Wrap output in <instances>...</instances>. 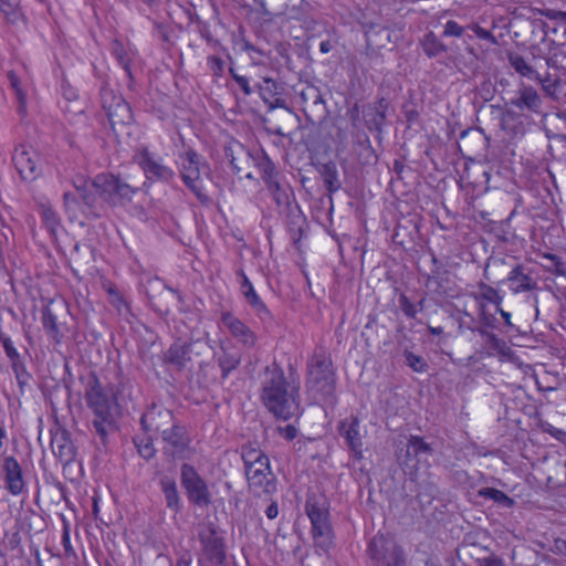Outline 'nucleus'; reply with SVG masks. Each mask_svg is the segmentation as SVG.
Masks as SVG:
<instances>
[{
	"label": "nucleus",
	"mask_w": 566,
	"mask_h": 566,
	"mask_svg": "<svg viewBox=\"0 0 566 566\" xmlns=\"http://www.w3.org/2000/svg\"><path fill=\"white\" fill-rule=\"evenodd\" d=\"M261 400L276 418L289 420L300 413V380L290 373L285 377L277 364L268 366L262 380Z\"/></svg>",
	"instance_id": "1"
},
{
	"label": "nucleus",
	"mask_w": 566,
	"mask_h": 566,
	"mask_svg": "<svg viewBox=\"0 0 566 566\" xmlns=\"http://www.w3.org/2000/svg\"><path fill=\"white\" fill-rule=\"evenodd\" d=\"M118 394V389L114 386L104 387L95 375H92L87 381L85 400L95 416L93 426L102 438L106 437L107 429L114 421Z\"/></svg>",
	"instance_id": "2"
},
{
	"label": "nucleus",
	"mask_w": 566,
	"mask_h": 566,
	"mask_svg": "<svg viewBox=\"0 0 566 566\" xmlns=\"http://www.w3.org/2000/svg\"><path fill=\"white\" fill-rule=\"evenodd\" d=\"M331 355L323 347H317L307 361L306 389L316 402L334 400L335 374Z\"/></svg>",
	"instance_id": "3"
},
{
	"label": "nucleus",
	"mask_w": 566,
	"mask_h": 566,
	"mask_svg": "<svg viewBox=\"0 0 566 566\" xmlns=\"http://www.w3.org/2000/svg\"><path fill=\"white\" fill-rule=\"evenodd\" d=\"M305 511L312 524L315 547L323 553H328L334 545V536L326 499L315 493L308 494Z\"/></svg>",
	"instance_id": "4"
},
{
	"label": "nucleus",
	"mask_w": 566,
	"mask_h": 566,
	"mask_svg": "<svg viewBox=\"0 0 566 566\" xmlns=\"http://www.w3.org/2000/svg\"><path fill=\"white\" fill-rule=\"evenodd\" d=\"M370 566H405L406 557L402 547L391 537L378 534L371 538L367 547Z\"/></svg>",
	"instance_id": "5"
},
{
	"label": "nucleus",
	"mask_w": 566,
	"mask_h": 566,
	"mask_svg": "<svg viewBox=\"0 0 566 566\" xmlns=\"http://www.w3.org/2000/svg\"><path fill=\"white\" fill-rule=\"evenodd\" d=\"M208 169L202 157L193 149L187 150L181 156L180 176L184 184L196 195L202 202H209V197L205 191L201 178V170Z\"/></svg>",
	"instance_id": "6"
},
{
	"label": "nucleus",
	"mask_w": 566,
	"mask_h": 566,
	"mask_svg": "<svg viewBox=\"0 0 566 566\" xmlns=\"http://www.w3.org/2000/svg\"><path fill=\"white\" fill-rule=\"evenodd\" d=\"M93 186L105 202L117 205L122 200H129L137 188L123 181L112 174H99L93 179Z\"/></svg>",
	"instance_id": "7"
},
{
	"label": "nucleus",
	"mask_w": 566,
	"mask_h": 566,
	"mask_svg": "<svg viewBox=\"0 0 566 566\" xmlns=\"http://www.w3.org/2000/svg\"><path fill=\"white\" fill-rule=\"evenodd\" d=\"M201 553L198 566H223L227 560L224 539L214 527H208L199 534Z\"/></svg>",
	"instance_id": "8"
},
{
	"label": "nucleus",
	"mask_w": 566,
	"mask_h": 566,
	"mask_svg": "<svg viewBox=\"0 0 566 566\" xmlns=\"http://www.w3.org/2000/svg\"><path fill=\"white\" fill-rule=\"evenodd\" d=\"M101 99L103 109L114 130L117 127L132 123L133 113L130 106L120 95H117L113 90L104 87L101 92Z\"/></svg>",
	"instance_id": "9"
},
{
	"label": "nucleus",
	"mask_w": 566,
	"mask_h": 566,
	"mask_svg": "<svg viewBox=\"0 0 566 566\" xmlns=\"http://www.w3.org/2000/svg\"><path fill=\"white\" fill-rule=\"evenodd\" d=\"M250 491L256 495H271L276 491V479L270 468V460H261L245 470Z\"/></svg>",
	"instance_id": "10"
},
{
	"label": "nucleus",
	"mask_w": 566,
	"mask_h": 566,
	"mask_svg": "<svg viewBox=\"0 0 566 566\" xmlns=\"http://www.w3.org/2000/svg\"><path fill=\"white\" fill-rule=\"evenodd\" d=\"M160 438L164 454L178 459L186 458L191 439L187 428L179 421H175V423L166 430Z\"/></svg>",
	"instance_id": "11"
},
{
	"label": "nucleus",
	"mask_w": 566,
	"mask_h": 566,
	"mask_svg": "<svg viewBox=\"0 0 566 566\" xmlns=\"http://www.w3.org/2000/svg\"><path fill=\"white\" fill-rule=\"evenodd\" d=\"M181 483L192 503L197 505H208L210 503L208 486L192 465L184 464L181 467Z\"/></svg>",
	"instance_id": "12"
},
{
	"label": "nucleus",
	"mask_w": 566,
	"mask_h": 566,
	"mask_svg": "<svg viewBox=\"0 0 566 566\" xmlns=\"http://www.w3.org/2000/svg\"><path fill=\"white\" fill-rule=\"evenodd\" d=\"M134 160L140 166L148 179L170 181L175 176L172 169L156 159L146 148L139 149L135 154Z\"/></svg>",
	"instance_id": "13"
},
{
	"label": "nucleus",
	"mask_w": 566,
	"mask_h": 566,
	"mask_svg": "<svg viewBox=\"0 0 566 566\" xmlns=\"http://www.w3.org/2000/svg\"><path fill=\"white\" fill-rule=\"evenodd\" d=\"M14 166L25 181H33L40 175L39 155L27 146H20L13 154Z\"/></svg>",
	"instance_id": "14"
},
{
	"label": "nucleus",
	"mask_w": 566,
	"mask_h": 566,
	"mask_svg": "<svg viewBox=\"0 0 566 566\" xmlns=\"http://www.w3.org/2000/svg\"><path fill=\"white\" fill-rule=\"evenodd\" d=\"M177 421L174 413L166 408L151 407L140 419V424L145 431L163 434Z\"/></svg>",
	"instance_id": "15"
},
{
	"label": "nucleus",
	"mask_w": 566,
	"mask_h": 566,
	"mask_svg": "<svg viewBox=\"0 0 566 566\" xmlns=\"http://www.w3.org/2000/svg\"><path fill=\"white\" fill-rule=\"evenodd\" d=\"M359 423L358 417L353 415L338 423V432L345 439L356 460L363 459V439L359 432Z\"/></svg>",
	"instance_id": "16"
},
{
	"label": "nucleus",
	"mask_w": 566,
	"mask_h": 566,
	"mask_svg": "<svg viewBox=\"0 0 566 566\" xmlns=\"http://www.w3.org/2000/svg\"><path fill=\"white\" fill-rule=\"evenodd\" d=\"M221 322L228 328L230 334L242 345L250 348L255 345L256 337L254 333L230 312L222 313Z\"/></svg>",
	"instance_id": "17"
},
{
	"label": "nucleus",
	"mask_w": 566,
	"mask_h": 566,
	"mask_svg": "<svg viewBox=\"0 0 566 566\" xmlns=\"http://www.w3.org/2000/svg\"><path fill=\"white\" fill-rule=\"evenodd\" d=\"M195 345L193 342L174 343L165 353V361L178 370L189 368Z\"/></svg>",
	"instance_id": "18"
},
{
	"label": "nucleus",
	"mask_w": 566,
	"mask_h": 566,
	"mask_svg": "<svg viewBox=\"0 0 566 566\" xmlns=\"http://www.w3.org/2000/svg\"><path fill=\"white\" fill-rule=\"evenodd\" d=\"M6 488L12 495H19L24 490L22 469L13 457L4 459Z\"/></svg>",
	"instance_id": "19"
},
{
	"label": "nucleus",
	"mask_w": 566,
	"mask_h": 566,
	"mask_svg": "<svg viewBox=\"0 0 566 566\" xmlns=\"http://www.w3.org/2000/svg\"><path fill=\"white\" fill-rule=\"evenodd\" d=\"M224 154L235 174L242 172L251 161L250 151L237 140H232L226 146Z\"/></svg>",
	"instance_id": "20"
},
{
	"label": "nucleus",
	"mask_w": 566,
	"mask_h": 566,
	"mask_svg": "<svg viewBox=\"0 0 566 566\" xmlns=\"http://www.w3.org/2000/svg\"><path fill=\"white\" fill-rule=\"evenodd\" d=\"M507 281L512 283L511 291L514 294L522 292H530L537 289L536 281L531 276V273L526 271L525 266L517 264L507 275Z\"/></svg>",
	"instance_id": "21"
},
{
	"label": "nucleus",
	"mask_w": 566,
	"mask_h": 566,
	"mask_svg": "<svg viewBox=\"0 0 566 566\" xmlns=\"http://www.w3.org/2000/svg\"><path fill=\"white\" fill-rule=\"evenodd\" d=\"M520 96L512 99V104L517 108H526L534 113H539L542 107V98L537 91L530 85L523 84L518 91Z\"/></svg>",
	"instance_id": "22"
},
{
	"label": "nucleus",
	"mask_w": 566,
	"mask_h": 566,
	"mask_svg": "<svg viewBox=\"0 0 566 566\" xmlns=\"http://www.w3.org/2000/svg\"><path fill=\"white\" fill-rule=\"evenodd\" d=\"M260 97L271 108L282 106L284 101L279 96V84L271 77H263L258 84Z\"/></svg>",
	"instance_id": "23"
},
{
	"label": "nucleus",
	"mask_w": 566,
	"mask_h": 566,
	"mask_svg": "<svg viewBox=\"0 0 566 566\" xmlns=\"http://www.w3.org/2000/svg\"><path fill=\"white\" fill-rule=\"evenodd\" d=\"M238 275L241 277L240 289L242 294L245 297V301L258 312H266V307L264 303L261 301L260 296L256 294L252 283L244 274L242 270L238 271Z\"/></svg>",
	"instance_id": "24"
},
{
	"label": "nucleus",
	"mask_w": 566,
	"mask_h": 566,
	"mask_svg": "<svg viewBox=\"0 0 566 566\" xmlns=\"http://www.w3.org/2000/svg\"><path fill=\"white\" fill-rule=\"evenodd\" d=\"M112 53L119 63V65L123 67V70L126 73V76L129 81L128 86H132L133 83V72L130 67L132 63V51L127 49L120 41L114 40L112 42Z\"/></svg>",
	"instance_id": "25"
},
{
	"label": "nucleus",
	"mask_w": 566,
	"mask_h": 566,
	"mask_svg": "<svg viewBox=\"0 0 566 566\" xmlns=\"http://www.w3.org/2000/svg\"><path fill=\"white\" fill-rule=\"evenodd\" d=\"M500 127L507 135L515 137L523 135L524 126L521 116L513 111H505L500 119Z\"/></svg>",
	"instance_id": "26"
},
{
	"label": "nucleus",
	"mask_w": 566,
	"mask_h": 566,
	"mask_svg": "<svg viewBox=\"0 0 566 566\" xmlns=\"http://www.w3.org/2000/svg\"><path fill=\"white\" fill-rule=\"evenodd\" d=\"M479 292L471 293V297L480 305V303H492L496 307L502 304L503 297L500 295L499 291L493 286L480 282L478 284Z\"/></svg>",
	"instance_id": "27"
},
{
	"label": "nucleus",
	"mask_w": 566,
	"mask_h": 566,
	"mask_svg": "<svg viewBox=\"0 0 566 566\" xmlns=\"http://www.w3.org/2000/svg\"><path fill=\"white\" fill-rule=\"evenodd\" d=\"M160 486L165 495L167 507L177 513L180 509V499L176 482L166 476L160 480Z\"/></svg>",
	"instance_id": "28"
},
{
	"label": "nucleus",
	"mask_w": 566,
	"mask_h": 566,
	"mask_svg": "<svg viewBox=\"0 0 566 566\" xmlns=\"http://www.w3.org/2000/svg\"><path fill=\"white\" fill-rule=\"evenodd\" d=\"M42 324L46 333L56 342L60 343L63 337L61 325L57 323V317L50 307H44L42 311Z\"/></svg>",
	"instance_id": "29"
},
{
	"label": "nucleus",
	"mask_w": 566,
	"mask_h": 566,
	"mask_svg": "<svg viewBox=\"0 0 566 566\" xmlns=\"http://www.w3.org/2000/svg\"><path fill=\"white\" fill-rule=\"evenodd\" d=\"M478 495L483 499L492 500L501 507L511 509L515 505V501L512 497L494 488H482L478 491Z\"/></svg>",
	"instance_id": "30"
},
{
	"label": "nucleus",
	"mask_w": 566,
	"mask_h": 566,
	"mask_svg": "<svg viewBox=\"0 0 566 566\" xmlns=\"http://www.w3.org/2000/svg\"><path fill=\"white\" fill-rule=\"evenodd\" d=\"M75 189L78 193V197L83 200L85 206H87L91 210L97 207L98 191L93 186V180H83L81 184L75 185Z\"/></svg>",
	"instance_id": "31"
},
{
	"label": "nucleus",
	"mask_w": 566,
	"mask_h": 566,
	"mask_svg": "<svg viewBox=\"0 0 566 566\" xmlns=\"http://www.w3.org/2000/svg\"><path fill=\"white\" fill-rule=\"evenodd\" d=\"M507 61L510 65L522 76L534 78L536 71L517 53H509Z\"/></svg>",
	"instance_id": "32"
},
{
	"label": "nucleus",
	"mask_w": 566,
	"mask_h": 566,
	"mask_svg": "<svg viewBox=\"0 0 566 566\" xmlns=\"http://www.w3.org/2000/svg\"><path fill=\"white\" fill-rule=\"evenodd\" d=\"M241 458L244 463V470L254 467L261 460L269 459L261 449L253 447L252 444H245L242 447Z\"/></svg>",
	"instance_id": "33"
},
{
	"label": "nucleus",
	"mask_w": 566,
	"mask_h": 566,
	"mask_svg": "<svg viewBox=\"0 0 566 566\" xmlns=\"http://www.w3.org/2000/svg\"><path fill=\"white\" fill-rule=\"evenodd\" d=\"M324 184L329 192H335L340 188L336 166L332 163L323 165L321 169Z\"/></svg>",
	"instance_id": "34"
},
{
	"label": "nucleus",
	"mask_w": 566,
	"mask_h": 566,
	"mask_svg": "<svg viewBox=\"0 0 566 566\" xmlns=\"http://www.w3.org/2000/svg\"><path fill=\"white\" fill-rule=\"evenodd\" d=\"M8 78L19 103L18 111L23 116L27 113V94L21 86L20 78L13 71L8 72Z\"/></svg>",
	"instance_id": "35"
},
{
	"label": "nucleus",
	"mask_w": 566,
	"mask_h": 566,
	"mask_svg": "<svg viewBox=\"0 0 566 566\" xmlns=\"http://www.w3.org/2000/svg\"><path fill=\"white\" fill-rule=\"evenodd\" d=\"M52 449L60 459L69 461L73 457V446L65 439L64 434L52 439Z\"/></svg>",
	"instance_id": "36"
},
{
	"label": "nucleus",
	"mask_w": 566,
	"mask_h": 566,
	"mask_svg": "<svg viewBox=\"0 0 566 566\" xmlns=\"http://www.w3.org/2000/svg\"><path fill=\"white\" fill-rule=\"evenodd\" d=\"M42 220L52 237H56L61 222L57 213L50 207H41Z\"/></svg>",
	"instance_id": "37"
},
{
	"label": "nucleus",
	"mask_w": 566,
	"mask_h": 566,
	"mask_svg": "<svg viewBox=\"0 0 566 566\" xmlns=\"http://www.w3.org/2000/svg\"><path fill=\"white\" fill-rule=\"evenodd\" d=\"M268 189L270 190L273 199L277 203V206H287L290 202L289 188L284 187L280 184L279 179L274 181H270L266 184Z\"/></svg>",
	"instance_id": "38"
},
{
	"label": "nucleus",
	"mask_w": 566,
	"mask_h": 566,
	"mask_svg": "<svg viewBox=\"0 0 566 566\" xmlns=\"http://www.w3.org/2000/svg\"><path fill=\"white\" fill-rule=\"evenodd\" d=\"M240 364V357L235 354L223 352L218 357V365L222 371V378H227L228 375L234 370Z\"/></svg>",
	"instance_id": "39"
},
{
	"label": "nucleus",
	"mask_w": 566,
	"mask_h": 566,
	"mask_svg": "<svg viewBox=\"0 0 566 566\" xmlns=\"http://www.w3.org/2000/svg\"><path fill=\"white\" fill-rule=\"evenodd\" d=\"M256 166L265 185L277 179L275 165L269 159L268 156L260 158Z\"/></svg>",
	"instance_id": "40"
},
{
	"label": "nucleus",
	"mask_w": 566,
	"mask_h": 566,
	"mask_svg": "<svg viewBox=\"0 0 566 566\" xmlns=\"http://www.w3.org/2000/svg\"><path fill=\"white\" fill-rule=\"evenodd\" d=\"M263 14H280L287 7L286 0H254Z\"/></svg>",
	"instance_id": "41"
},
{
	"label": "nucleus",
	"mask_w": 566,
	"mask_h": 566,
	"mask_svg": "<svg viewBox=\"0 0 566 566\" xmlns=\"http://www.w3.org/2000/svg\"><path fill=\"white\" fill-rule=\"evenodd\" d=\"M0 13L3 14L9 23H17L22 18V13L17 4L9 0H0Z\"/></svg>",
	"instance_id": "42"
},
{
	"label": "nucleus",
	"mask_w": 566,
	"mask_h": 566,
	"mask_svg": "<svg viewBox=\"0 0 566 566\" xmlns=\"http://www.w3.org/2000/svg\"><path fill=\"white\" fill-rule=\"evenodd\" d=\"M410 449L416 457L422 453L432 454L433 452L432 447L419 436H410L408 440V453H410Z\"/></svg>",
	"instance_id": "43"
},
{
	"label": "nucleus",
	"mask_w": 566,
	"mask_h": 566,
	"mask_svg": "<svg viewBox=\"0 0 566 566\" xmlns=\"http://www.w3.org/2000/svg\"><path fill=\"white\" fill-rule=\"evenodd\" d=\"M369 115H373V119L367 120L368 128L381 132V126L386 118V105L382 104V101L379 102V105Z\"/></svg>",
	"instance_id": "44"
},
{
	"label": "nucleus",
	"mask_w": 566,
	"mask_h": 566,
	"mask_svg": "<svg viewBox=\"0 0 566 566\" xmlns=\"http://www.w3.org/2000/svg\"><path fill=\"white\" fill-rule=\"evenodd\" d=\"M423 49L428 56H436L446 51V46L437 39L432 32L426 36Z\"/></svg>",
	"instance_id": "45"
},
{
	"label": "nucleus",
	"mask_w": 566,
	"mask_h": 566,
	"mask_svg": "<svg viewBox=\"0 0 566 566\" xmlns=\"http://www.w3.org/2000/svg\"><path fill=\"white\" fill-rule=\"evenodd\" d=\"M406 364L416 373H424L428 369V364L423 357L416 355L411 352L405 353Z\"/></svg>",
	"instance_id": "46"
},
{
	"label": "nucleus",
	"mask_w": 566,
	"mask_h": 566,
	"mask_svg": "<svg viewBox=\"0 0 566 566\" xmlns=\"http://www.w3.org/2000/svg\"><path fill=\"white\" fill-rule=\"evenodd\" d=\"M135 446L137 448L138 453L146 460L151 459L155 455L154 443L150 439H136Z\"/></svg>",
	"instance_id": "47"
},
{
	"label": "nucleus",
	"mask_w": 566,
	"mask_h": 566,
	"mask_svg": "<svg viewBox=\"0 0 566 566\" xmlns=\"http://www.w3.org/2000/svg\"><path fill=\"white\" fill-rule=\"evenodd\" d=\"M62 545L64 548V556L66 558H73V559L77 558L76 552L71 544L70 525L66 521H64V524H63Z\"/></svg>",
	"instance_id": "48"
},
{
	"label": "nucleus",
	"mask_w": 566,
	"mask_h": 566,
	"mask_svg": "<svg viewBox=\"0 0 566 566\" xmlns=\"http://www.w3.org/2000/svg\"><path fill=\"white\" fill-rule=\"evenodd\" d=\"M207 65L213 76L221 77L223 75L226 63L221 57L216 55L208 56Z\"/></svg>",
	"instance_id": "49"
},
{
	"label": "nucleus",
	"mask_w": 566,
	"mask_h": 566,
	"mask_svg": "<svg viewBox=\"0 0 566 566\" xmlns=\"http://www.w3.org/2000/svg\"><path fill=\"white\" fill-rule=\"evenodd\" d=\"M229 73L231 77L235 81V83L240 86L244 96H250L253 90L250 85L249 78L247 76L238 74L232 67L229 69Z\"/></svg>",
	"instance_id": "50"
},
{
	"label": "nucleus",
	"mask_w": 566,
	"mask_h": 566,
	"mask_svg": "<svg viewBox=\"0 0 566 566\" xmlns=\"http://www.w3.org/2000/svg\"><path fill=\"white\" fill-rule=\"evenodd\" d=\"M398 302L400 310L407 317L415 318L417 316V306L405 294L399 296Z\"/></svg>",
	"instance_id": "51"
},
{
	"label": "nucleus",
	"mask_w": 566,
	"mask_h": 566,
	"mask_svg": "<svg viewBox=\"0 0 566 566\" xmlns=\"http://www.w3.org/2000/svg\"><path fill=\"white\" fill-rule=\"evenodd\" d=\"M536 82L541 83L542 84V88L543 91L548 95V96H554L555 95V92H556V87L558 85L557 81H552L549 78V76H546L545 78H543L538 73L535 74L534 78Z\"/></svg>",
	"instance_id": "52"
},
{
	"label": "nucleus",
	"mask_w": 566,
	"mask_h": 566,
	"mask_svg": "<svg viewBox=\"0 0 566 566\" xmlns=\"http://www.w3.org/2000/svg\"><path fill=\"white\" fill-rule=\"evenodd\" d=\"M463 34V28L459 25L455 21L449 20L444 25L443 35L444 36H461Z\"/></svg>",
	"instance_id": "53"
},
{
	"label": "nucleus",
	"mask_w": 566,
	"mask_h": 566,
	"mask_svg": "<svg viewBox=\"0 0 566 566\" xmlns=\"http://www.w3.org/2000/svg\"><path fill=\"white\" fill-rule=\"evenodd\" d=\"M2 345H3L7 356L12 361V365H14V363H17V360L19 359V354H18L12 340L9 337H3Z\"/></svg>",
	"instance_id": "54"
},
{
	"label": "nucleus",
	"mask_w": 566,
	"mask_h": 566,
	"mask_svg": "<svg viewBox=\"0 0 566 566\" xmlns=\"http://www.w3.org/2000/svg\"><path fill=\"white\" fill-rule=\"evenodd\" d=\"M479 312L481 323L485 327H493L495 317L486 312V305L484 303H480Z\"/></svg>",
	"instance_id": "55"
},
{
	"label": "nucleus",
	"mask_w": 566,
	"mask_h": 566,
	"mask_svg": "<svg viewBox=\"0 0 566 566\" xmlns=\"http://www.w3.org/2000/svg\"><path fill=\"white\" fill-rule=\"evenodd\" d=\"M541 15L549 19V20H562L566 22V11L553 10V9H543L539 11Z\"/></svg>",
	"instance_id": "56"
},
{
	"label": "nucleus",
	"mask_w": 566,
	"mask_h": 566,
	"mask_svg": "<svg viewBox=\"0 0 566 566\" xmlns=\"http://www.w3.org/2000/svg\"><path fill=\"white\" fill-rule=\"evenodd\" d=\"M472 30L479 39L490 41L492 44H496V39L491 31L485 30L480 25H473Z\"/></svg>",
	"instance_id": "57"
},
{
	"label": "nucleus",
	"mask_w": 566,
	"mask_h": 566,
	"mask_svg": "<svg viewBox=\"0 0 566 566\" xmlns=\"http://www.w3.org/2000/svg\"><path fill=\"white\" fill-rule=\"evenodd\" d=\"M545 259H548L553 262L554 264V273L557 274V275H564L566 273L565 271V268H564V263L562 262V260L555 255V254H552V253H547L544 255Z\"/></svg>",
	"instance_id": "58"
},
{
	"label": "nucleus",
	"mask_w": 566,
	"mask_h": 566,
	"mask_svg": "<svg viewBox=\"0 0 566 566\" xmlns=\"http://www.w3.org/2000/svg\"><path fill=\"white\" fill-rule=\"evenodd\" d=\"M13 368L17 375L18 382L22 387L27 382L29 375L23 369L22 366L18 365V363H14Z\"/></svg>",
	"instance_id": "59"
},
{
	"label": "nucleus",
	"mask_w": 566,
	"mask_h": 566,
	"mask_svg": "<svg viewBox=\"0 0 566 566\" xmlns=\"http://www.w3.org/2000/svg\"><path fill=\"white\" fill-rule=\"evenodd\" d=\"M281 432L287 440H293L297 434L296 428L292 424H287L285 428L281 429Z\"/></svg>",
	"instance_id": "60"
},
{
	"label": "nucleus",
	"mask_w": 566,
	"mask_h": 566,
	"mask_svg": "<svg viewBox=\"0 0 566 566\" xmlns=\"http://www.w3.org/2000/svg\"><path fill=\"white\" fill-rule=\"evenodd\" d=\"M463 315L469 318V323H465L463 319H459V329L462 331L464 327L468 328V326H475V318L467 311L463 312Z\"/></svg>",
	"instance_id": "61"
},
{
	"label": "nucleus",
	"mask_w": 566,
	"mask_h": 566,
	"mask_svg": "<svg viewBox=\"0 0 566 566\" xmlns=\"http://www.w3.org/2000/svg\"><path fill=\"white\" fill-rule=\"evenodd\" d=\"M279 514V507L275 502H272L265 510V515L268 518L273 520Z\"/></svg>",
	"instance_id": "62"
},
{
	"label": "nucleus",
	"mask_w": 566,
	"mask_h": 566,
	"mask_svg": "<svg viewBox=\"0 0 566 566\" xmlns=\"http://www.w3.org/2000/svg\"><path fill=\"white\" fill-rule=\"evenodd\" d=\"M496 312L500 313V315L502 316V318L504 319L505 324L507 326H512V323H511V314L506 311H504L501 305L499 307H496Z\"/></svg>",
	"instance_id": "63"
},
{
	"label": "nucleus",
	"mask_w": 566,
	"mask_h": 566,
	"mask_svg": "<svg viewBox=\"0 0 566 566\" xmlns=\"http://www.w3.org/2000/svg\"><path fill=\"white\" fill-rule=\"evenodd\" d=\"M64 201H65V206H66L67 208H70V207H71V205H73V203H76V202H77L76 195L71 193V192H65V193H64Z\"/></svg>",
	"instance_id": "64"
}]
</instances>
